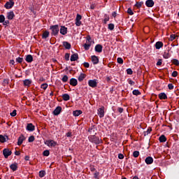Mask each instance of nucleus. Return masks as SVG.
I'll use <instances>...</instances> for the list:
<instances>
[{"label": "nucleus", "mask_w": 179, "mask_h": 179, "mask_svg": "<svg viewBox=\"0 0 179 179\" xmlns=\"http://www.w3.org/2000/svg\"><path fill=\"white\" fill-rule=\"evenodd\" d=\"M49 36H50V32L48 31H45L42 34V38L43 40H45V38H48Z\"/></svg>", "instance_id": "28"}, {"label": "nucleus", "mask_w": 179, "mask_h": 179, "mask_svg": "<svg viewBox=\"0 0 179 179\" xmlns=\"http://www.w3.org/2000/svg\"><path fill=\"white\" fill-rule=\"evenodd\" d=\"M3 23V25L5 26L6 27H8V26H9V20H4V22H2Z\"/></svg>", "instance_id": "47"}, {"label": "nucleus", "mask_w": 179, "mask_h": 179, "mask_svg": "<svg viewBox=\"0 0 179 179\" xmlns=\"http://www.w3.org/2000/svg\"><path fill=\"white\" fill-rule=\"evenodd\" d=\"M82 113H83L82 110H76L73 112V115H74V117H79V115H80Z\"/></svg>", "instance_id": "31"}, {"label": "nucleus", "mask_w": 179, "mask_h": 179, "mask_svg": "<svg viewBox=\"0 0 179 179\" xmlns=\"http://www.w3.org/2000/svg\"><path fill=\"white\" fill-rule=\"evenodd\" d=\"M126 72H127V75H132V73H134L132 69H127L126 70Z\"/></svg>", "instance_id": "46"}, {"label": "nucleus", "mask_w": 179, "mask_h": 179, "mask_svg": "<svg viewBox=\"0 0 179 179\" xmlns=\"http://www.w3.org/2000/svg\"><path fill=\"white\" fill-rule=\"evenodd\" d=\"M143 5V1H137L136 2V4L134 5V6L137 8V9H141Z\"/></svg>", "instance_id": "29"}, {"label": "nucleus", "mask_w": 179, "mask_h": 179, "mask_svg": "<svg viewBox=\"0 0 179 179\" xmlns=\"http://www.w3.org/2000/svg\"><path fill=\"white\" fill-rule=\"evenodd\" d=\"M132 94L134 96H141V92L138 91V90H133Z\"/></svg>", "instance_id": "36"}, {"label": "nucleus", "mask_w": 179, "mask_h": 179, "mask_svg": "<svg viewBox=\"0 0 179 179\" xmlns=\"http://www.w3.org/2000/svg\"><path fill=\"white\" fill-rule=\"evenodd\" d=\"M68 79H69V78L68 77V76L64 75L63 76V78H62V82H64V83H66V82H68Z\"/></svg>", "instance_id": "38"}, {"label": "nucleus", "mask_w": 179, "mask_h": 179, "mask_svg": "<svg viewBox=\"0 0 179 179\" xmlns=\"http://www.w3.org/2000/svg\"><path fill=\"white\" fill-rule=\"evenodd\" d=\"M168 88L169 89V90H173V89H174V85L171 83H169L168 85Z\"/></svg>", "instance_id": "59"}, {"label": "nucleus", "mask_w": 179, "mask_h": 179, "mask_svg": "<svg viewBox=\"0 0 179 179\" xmlns=\"http://www.w3.org/2000/svg\"><path fill=\"white\" fill-rule=\"evenodd\" d=\"M85 68H90V64H89V62H84L83 64Z\"/></svg>", "instance_id": "64"}, {"label": "nucleus", "mask_w": 179, "mask_h": 179, "mask_svg": "<svg viewBox=\"0 0 179 179\" xmlns=\"http://www.w3.org/2000/svg\"><path fill=\"white\" fill-rule=\"evenodd\" d=\"M97 114L100 118H103L104 117V106H101L97 110Z\"/></svg>", "instance_id": "8"}, {"label": "nucleus", "mask_w": 179, "mask_h": 179, "mask_svg": "<svg viewBox=\"0 0 179 179\" xmlns=\"http://www.w3.org/2000/svg\"><path fill=\"white\" fill-rule=\"evenodd\" d=\"M95 52H103V45H100V44H97L95 46Z\"/></svg>", "instance_id": "17"}, {"label": "nucleus", "mask_w": 179, "mask_h": 179, "mask_svg": "<svg viewBox=\"0 0 179 179\" xmlns=\"http://www.w3.org/2000/svg\"><path fill=\"white\" fill-rule=\"evenodd\" d=\"M27 131H29V132H33L36 129V126L33 124L32 123H28L26 127Z\"/></svg>", "instance_id": "6"}, {"label": "nucleus", "mask_w": 179, "mask_h": 179, "mask_svg": "<svg viewBox=\"0 0 179 179\" xmlns=\"http://www.w3.org/2000/svg\"><path fill=\"white\" fill-rule=\"evenodd\" d=\"M31 80L30 79H25L23 80V85L25 87H30V85H31Z\"/></svg>", "instance_id": "18"}, {"label": "nucleus", "mask_w": 179, "mask_h": 179, "mask_svg": "<svg viewBox=\"0 0 179 179\" xmlns=\"http://www.w3.org/2000/svg\"><path fill=\"white\" fill-rule=\"evenodd\" d=\"M47 87H48V84L43 83L41 85V89H43V90H47Z\"/></svg>", "instance_id": "40"}, {"label": "nucleus", "mask_w": 179, "mask_h": 179, "mask_svg": "<svg viewBox=\"0 0 179 179\" xmlns=\"http://www.w3.org/2000/svg\"><path fill=\"white\" fill-rule=\"evenodd\" d=\"M23 61H24L23 57H18L15 59V62H17V64H22V62H23Z\"/></svg>", "instance_id": "34"}, {"label": "nucleus", "mask_w": 179, "mask_h": 179, "mask_svg": "<svg viewBox=\"0 0 179 179\" xmlns=\"http://www.w3.org/2000/svg\"><path fill=\"white\" fill-rule=\"evenodd\" d=\"M86 40H87L86 43H91V41H92V37H90V35H87V36Z\"/></svg>", "instance_id": "55"}, {"label": "nucleus", "mask_w": 179, "mask_h": 179, "mask_svg": "<svg viewBox=\"0 0 179 179\" xmlns=\"http://www.w3.org/2000/svg\"><path fill=\"white\" fill-rule=\"evenodd\" d=\"M45 176V171H39V177L41 178H43V177H44Z\"/></svg>", "instance_id": "41"}, {"label": "nucleus", "mask_w": 179, "mask_h": 179, "mask_svg": "<svg viewBox=\"0 0 179 179\" xmlns=\"http://www.w3.org/2000/svg\"><path fill=\"white\" fill-rule=\"evenodd\" d=\"M8 83H9V79H8V78L4 79L3 81V85H8Z\"/></svg>", "instance_id": "62"}, {"label": "nucleus", "mask_w": 179, "mask_h": 179, "mask_svg": "<svg viewBox=\"0 0 179 179\" xmlns=\"http://www.w3.org/2000/svg\"><path fill=\"white\" fill-rule=\"evenodd\" d=\"M91 61L94 65H97L99 64V57L96 55L91 56Z\"/></svg>", "instance_id": "9"}, {"label": "nucleus", "mask_w": 179, "mask_h": 179, "mask_svg": "<svg viewBox=\"0 0 179 179\" xmlns=\"http://www.w3.org/2000/svg\"><path fill=\"white\" fill-rule=\"evenodd\" d=\"M43 156L48 157V156H50V150H45V151H43Z\"/></svg>", "instance_id": "44"}, {"label": "nucleus", "mask_w": 179, "mask_h": 179, "mask_svg": "<svg viewBox=\"0 0 179 179\" xmlns=\"http://www.w3.org/2000/svg\"><path fill=\"white\" fill-rule=\"evenodd\" d=\"M16 110H14L10 115H11V117H16Z\"/></svg>", "instance_id": "63"}, {"label": "nucleus", "mask_w": 179, "mask_h": 179, "mask_svg": "<svg viewBox=\"0 0 179 179\" xmlns=\"http://www.w3.org/2000/svg\"><path fill=\"white\" fill-rule=\"evenodd\" d=\"M76 20H82V15H80V14H77Z\"/></svg>", "instance_id": "61"}, {"label": "nucleus", "mask_w": 179, "mask_h": 179, "mask_svg": "<svg viewBox=\"0 0 179 179\" xmlns=\"http://www.w3.org/2000/svg\"><path fill=\"white\" fill-rule=\"evenodd\" d=\"M146 164H152L153 163V157H147L145 159Z\"/></svg>", "instance_id": "23"}, {"label": "nucleus", "mask_w": 179, "mask_h": 179, "mask_svg": "<svg viewBox=\"0 0 179 179\" xmlns=\"http://www.w3.org/2000/svg\"><path fill=\"white\" fill-rule=\"evenodd\" d=\"M92 45V43H89V42H86V43H85L83 45L84 49L85 50V51H87L90 49V47Z\"/></svg>", "instance_id": "30"}, {"label": "nucleus", "mask_w": 179, "mask_h": 179, "mask_svg": "<svg viewBox=\"0 0 179 179\" xmlns=\"http://www.w3.org/2000/svg\"><path fill=\"white\" fill-rule=\"evenodd\" d=\"M3 22H5V15H0V23H3Z\"/></svg>", "instance_id": "48"}, {"label": "nucleus", "mask_w": 179, "mask_h": 179, "mask_svg": "<svg viewBox=\"0 0 179 179\" xmlns=\"http://www.w3.org/2000/svg\"><path fill=\"white\" fill-rule=\"evenodd\" d=\"M9 140V137L8 136H3L2 134H0V142L1 143H5L7 141Z\"/></svg>", "instance_id": "14"}, {"label": "nucleus", "mask_w": 179, "mask_h": 179, "mask_svg": "<svg viewBox=\"0 0 179 179\" xmlns=\"http://www.w3.org/2000/svg\"><path fill=\"white\" fill-rule=\"evenodd\" d=\"M162 64H163V59H159L158 60V62H157V66H162Z\"/></svg>", "instance_id": "56"}, {"label": "nucleus", "mask_w": 179, "mask_h": 179, "mask_svg": "<svg viewBox=\"0 0 179 179\" xmlns=\"http://www.w3.org/2000/svg\"><path fill=\"white\" fill-rule=\"evenodd\" d=\"M25 61L26 62H28V64H31L33 62V55H27L25 56Z\"/></svg>", "instance_id": "13"}, {"label": "nucleus", "mask_w": 179, "mask_h": 179, "mask_svg": "<svg viewBox=\"0 0 179 179\" xmlns=\"http://www.w3.org/2000/svg\"><path fill=\"white\" fill-rule=\"evenodd\" d=\"M62 97L64 101H69L71 99V96L68 94H62Z\"/></svg>", "instance_id": "27"}, {"label": "nucleus", "mask_w": 179, "mask_h": 179, "mask_svg": "<svg viewBox=\"0 0 179 179\" xmlns=\"http://www.w3.org/2000/svg\"><path fill=\"white\" fill-rule=\"evenodd\" d=\"M51 148L57 146V141H55L54 140H50V145Z\"/></svg>", "instance_id": "43"}, {"label": "nucleus", "mask_w": 179, "mask_h": 179, "mask_svg": "<svg viewBox=\"0 0 179 179\" xmlns=\"http://www.w3.org/2000/svg\"><path fill=\"white\" fill-rule=\"evenodd\" d=\"M114 27H115V26L114 25V24H113V23L108 24V29L109 30H110V31L114 30Z\"/></svg>", "instance_id": "39"}, {"label": "nucleus", "mask_w": 179, "mask_h": 179, "mask_svg": "<svg viewBox=\"0 0 179 179\" xmlns=\"http://www.w3.org/2000/svg\"><path fill=\"white\" fill-rule=\"evenodd\" d=\"M50 30H51V36L57 37L59 34V25L55 24L50 27Z\"/></svg>", "instance_id": "2"}, {"label": "nucleus", "mask_w": 179, "mask_h": 179, "mask_svg": "<svg viewBox=\"0 0 179 179\" xmlns=\"http://www.w3.org/2000/svg\"><path fill=\"white\" fill-rule=\"evenodd\" d=\"M34 139H35L34 136H31L29 137L28 141L29 143L34 142Z\"/></svg>", "instance_id": "49"}, {"label": "nucleus", "mask_w": 179, "mask_h": 179, "mask_svg": "<svg viewBox=\"0 0 179 179\" xmlns=\"http://www.w3.org/2000/svg\"><path fill=\"white\" fill-rule=\"evenodd\" d=\"M88 85L90 87H97V80L94 79V80H88Z\"/></svg>", "instance_id": "4"}, {"label": "nucleus", "mask_w": 179, "mask_h": 179, "mask_svg": "<svg viewBox=\"0 0 179 179\" xmlns=\"http://www.w3.org/2000/svg\"><path fill=\"white\" fill-rule=\"evenodd\" d=\"M78 59H79V55H78V53H74L71 56V59L70 61L71 62H73L75 61H78Z\"/></svg>", "instance_id": "15"}, {"label": "nucleus", "mask_w": 179, "mask_h": 179, "mask_svg": "<svg viewBox=\"0 0 179 179\" xmlns=\"http://www.w3.org/2000/svg\"><path fill=\"white\" fill-rule=\"evenodd\" d=\"M3 155L5 157V159H8L10 155H12V151L9 150L8 148H5L3 150Z\"/></svg>", "instance_id": "5"}, {"label": "nucleus", "mask_w": 179, "mask_h": 179, "mask_svg": "<svg viewBox=\"0 0 179 179\" xmlns=\"http://www.w3.org/2000/svg\"><path fill=\"white\" fill-rule=\"evenodd\" d=\"M25 138H24V136L22 135L21 136H20L18 138V140H17V145L18 146H20V145H22V143H23V141H24Z\"/></svg>", "instance_id": "25"}, {"label": "nucleus", "mask_w": 179, "mask_h": 179, "mask_svg": "<svg viewBox=\"0 0 179 179\" xmlns=\"http://www.w3.org/2000/svg\"><path fill=\"white\" fill-rule=\"evenodd\" d=\"M71 86H77L78 85V80H76V78H71L70 79V82H69Z\"/></svg>", "instance_id": "24"}, {"label": "nucleus", "mask_w": 179, "mask_h": 179, "mask_svg": "<svg viewBox=\"0 0 179 179\" xmlns=\"http://www.w3.org/2000/svg\"><path fill=\"white\" fill-rule=\"evenodd\" d=\"M96 131H97V127H96V125H92L89 129H88V132L90 134H96L94 132H96Z\"/></svg>", "instance_id": "16"}, {"label": "nucleus", "mask_w": 179, "mask_h": 179, "mask_svg": "<svg viewBox=\"0 0 179 179\" xmlns=\"http://www.w3.org/2000/svg\"><path fill=\"white\" fill-rule=\"evenodd\" d=\"M171 76H173V78H177V76H178V72H177V71H174L172 73Z\"/></svg>", "instance_id": "50"}, {"label": "nucleus", "mask_w": 179, "mask_h": 179, "mask_svg": "<svg viewBox=\"0 0 179 179\" xmlns=\"http://www.w3.org/2000/svg\"><path fill=\"white\" fill-rule=\"evenodd\" d=\"M99 176H100V173L97 172V171H95V173H94V177L96 179H99Z\"/></svg>", "instance_id": "54"}, {"label": "nucleus", "mask_w": 179, "mask_h": 179, "mask_svg": "<svg viewBox=\"0 0 179 179\" xmlns=\"http://www.w3.org/2000/svg\"><path fill=\"white\" fill-rule=\"evenodd\" d=\"M139 151H134L133 156L134 157H139Z\"/></svg>", "instance_id": "45"}, {"label": "nucleus", "mask_w": 179, "mask_h": 179, "mask_svg": "<svg viewBox=\"0 0 179 179\" xmlns=\"http://www.w3.org/2000/svg\"><path fill=\"white\" fill-rule=\"evenodd\" d=\"M117 61L118 64H124V59H122V58H121V57H118L117 59Z\"/></svg>", "instance_id": "58"}, {"label": "nucleus", "mask_w": 179, "mask_h": 179, "mask_svg": "<svg viewBox=\"0 0 179 179\" xmlns=\"http://www.w3.org/2000/svg\"><path fill=\"white\" fill-rule=\"evenodd\" d=\"M62 111V108L61 106H57L53 111L54 115H59Z\"/></svg>", "instance_id": "12"}, {"label": "nucleus", "mask_w": 179, "mask_h": 179, "mask_svg": "<svg viewBox=\"0 0 179 179\" xmlns=\"http://www.w3.org/2000/svg\"><path fill=\"white\" fill-rule=\"evenodd\" d=\"M158 96H159V99L160 100H167V95L164 92H162V93L159 94Z\"/></svg>", "instance_id": "22"}, {"label": "nucleus", "mask_w": 179, "mask_h": 179, "mask_svg": "<svg viewBox=\"0 0 179 179\" xmlns=\"http://www.w3.org/2000/svg\"><path fill=\"white\" fill-rule=\"evenodd\" d=\"M105 18L103 19V23L104 24H107V22H108V20H110V17H108V15H105Z\"/></svg>", "instance_id": "42"}, {"label": "nucleus", "mask_w": 179, "mask_h": 179, "mask_svg": "<svg viewBox=\"0 0 179 179\" xmlns=\"http://www.w3.org/2000/svg\"><path fill=\"white\" fill-rule=\"evenodd\" d=\"M6 17L8 20H13V17H15V13H13V11L8 12Z\"/></svg>", "instance_id": "10"}, {"label": "nucleus", "mask_w": 179, "mask_h": 179, "mask_svg": "<svg viewBox=\"0 0 179 179\" xmlns=\"http://www.w3.org/2000/svg\"><path fill=\"white\" fill-rule=\"evenodd\" d=\"M151 131H152V127H148V129L144 131V136H147L148 134H150Z\"/></svg>", "instance_id": "37"}, {"label": "nucleus", "mask_w": 179, "mask_h": 179, "mask_svg": "<svg viewBox=\"0 0 179 179\" xmlns=\"http://www.w3.org/2000/svg\"><path fill=\"white\" fill-rule=\"evenodd\" d=\"M96 135H97V133H95L94 135L89 136L88 139L92 143H95V145H100V143H101V140L100 138L96 136Z\"/></svg>", "instance_id": "1"}, {"label": "nucleus", "mask_w": 179, "mask_h": 179, "mask_svg": "<svg viewBox=\"0 0 179 179\" xmlns=\"http://www.w3.org/2000/svg\"><path fill=\"white\" fill-rule=\"evenodd\" d=\"M171 57V54H170V50H169L168 52H164L163 58H164V59H169Z\"/></svg>", "instance_id": "21"}, {"label": "nucleus", "mask_w": 179, "mask_h": 179, "mask_svg": "<svg viewBox=\"0 0 179 179\" xmlns=\"http://www.w3.org/2000/svg\"><path fill=\"white\" fill-rule=\"evenodd\" d=\"M159 142H161L162 143L166 142L167 141V138H166V136L164 135H162L159 138Z\"/></svg>", "instance_id": "32"}, {"label": "nucleus", "mask_w": 179, "mask_h": 179, "mask_svg": "<svg viewBox=\"0 0 179 179\" xmlns=\"http://www.w3.org/2000/svg\"><path fill=\"white\" fill-rule=\"evenodd\" d=\"M174 40H176V35L171 34L169 38V41H173Z\"/></svg>", "instance_id": "57"}, {"label": "nucleus", "mask_w": 179, "mask_h": 179, "mask_svg": "<svg viewBox=\"0 0 179 179\" xmlns=\"http://www.w3.org/2000/svg\"><path fill=\"white\" fill-rule=\"evenodd\" d=\"M69 57H71V54H69V53L65 54L64 58H65L66 61H69Z\"/></svg>", "instance_id": "53"}, {"label": "nucleus", "mask_w": 179, "mask_h": 179, "mask_svg": "<svg viewBox=\"0 0 179 179\" xmlns=\"http://www.w3.org/2000/svg\"><path fill=\"white\" fill-rule=\"evenodd\" d=\"M163 45H164L163 42L157 41L156 42L155 47L156 50H160V48H162Z\"/></svg>", "instance_id": "19"}, {"label": "nucleus", "mask_w": 179, "mask_h": 179, "mask_svg": "<svg viewBox=\"0 0 179 179\" xmlns=\"http://www.w3.org/2000/svg\"><path fill=\"white\" fill-rule=\"evenodd\" d=\"M63 47H64L66 50H71L72 45L68 41H63Z\"/></svg>", "instance_id": "20"}, {"label": "nucleus", "mask_w": 179, "mask_h": 179, "mask_svg": "<svg viewBox=\"0 0 179 179\" xmlns=\"http://www.w3.org/2000/svg\"><path fill=\"white\" fill-rule=\"evenodd\" d=\"M13 6H15V1H13V0H9L4 5L6 9H12Z\"/></svg>", "instance_id": "3"}, {"label": "nucleus", "mask_w": 179, "mask_h": 179, "mask_svg": "<svg viewBox=\"0 0 179 179\" xmlns=\"http://www.w3.org/2000/svg\"><path fill=\"white\" fill-rule=\"evenodd\" d=\"M145 6L148 8H153L155 6V1L153 0H147L145 1Z\"/></svg>", "instance_id": "11"}, {"label": "nucleus", "mask_w": 179, "mask_h": 179, "mask_svg": "<svg viewBox=\"0 0 179 179\" xmlns=\"http://www.w3.org/2000/svg\"><path fill=\"white\" fill-rule=\"evenodd\" d=\"M82 24V21L79 20H76V25L79 27V26H80Z\"/></svg>", "instance_id": "51"}, {"label": "nucleus", "mask_w": 179, "mask_h": 179, "mask_svg": "<svg viewBox=\"0 0 179 179\" xmlns=\"http://www.w3.org/2000/svg\"><path fill=\"white\" fill-rule=\"evenodd\" d=\"M45 145H47V146H50L51 143V140H46L44 141Z\"/></svg>", "instance_id": "60"}, {"label": "nucleus", "mask_w": 179, "mask_h": 179, "mask_svg": "<svg viewBox=\"0 0 179 179\" xmlns=\"http://www.w3.org/2000/svg\"><path fill=\"white\" fill-rule=\"evenodd\" d=\"M127 13H128L129 15H130L131 16H132V15H134V11H132V9H131V8H129L127 9Z\"/></svg>", "instance_id": "52"}, {"label": "nucleus", "mask_w": 179, "mask_h": 179, "mask_svg": "<svg viewBox=\"0 0 179 179\" xmlns=\"http://www.w3.org/2000/svg\"><path fill=\"white\" fill-rule=\"evenodd\" d=\"M10 170L16 171L17 170V163H14L10 165Z\"/></svg>", "instance_id": "26"}, {"label": "nucleus", "mask_w": 179, "mask_h": 179, "mask_svg": "<svg viewBox=\"0 0 179 179\" xmlns=\"http://www.w3.org/2000/svg\"><path fill=\"white\" fill-rule=\"evenodd\" d=\"M171 62L173 64V65H176V66H179V61L177 59H173Z\"/></svg>", "instance_id": "35"}, {"label": "nucleus", "mask_w": 179, "mask_h": 179, "mask_svg": "<svg viewBox=\"0 0 179 179\" xmlns=\"http://www.w3.org/2000/svg\"><path fill=\"white\" fill-rule=\"evenodd\" d=\"M86 78V74L85 73H80V75L78 77V81L83 82V80Z\"/></svg>", "instance_id": "33"}, {"label": "nucleus", "mask_w": 179, "mask_h": 179, "mask_svg": "<svg viewBox=\"0 0 179 179\" xmlns=\"http://www.w3.org/2000/svg\"><path fill=\"white\" fill-rule=\"evenodd\" d=\"M59 31L60 34H62V36H65L66 34H68V28L65 26H60Z\"/></svg>", "instance_id": "7"}]
</instances>
